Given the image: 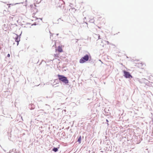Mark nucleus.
Segmentation results:
<instances>
[{"mask_svg":"<svg viewBox=\"0 0 153 153\" xmlns=\"http://www.w3.org/2000/svg\"><path fill=\"white\" fill-rule=\"evenodd\" d=\"M58 76L59 80L65 83V84L68 83V80L67 77L63 75H58Z\"/></svg>","mask_w":153,"mask_h":153,"instance_id":"f257e3e1","label":"nucleus"},{"mask_svg":"<svg viewBox=\"0 0 153 153\" xmlns=\"http://www.w3.org/2000/svg\"><path fill=\"white\" fill-rule=\"evenodd\" d=\"M89 58V56L88 55L86 54L84 57H82L79 61V62L80 63H83L86 62L87 61Z\"/></svg>","mask_w":153,"mask_h":153,"instance_id":"f03ea898","label":"nucleus"},{"mask_svg":"<svg viewBox=\"0 0 153 153\" xmlns=\"http://www.w3.org/2000/svg\"><path fill=\"white\" fill-rule=\"evenodd\" d=\"M65 2L62 0H59V2L57 4V7H64Z\"/></svg>","mask_w":153,"mask_h":153,"instance_id":"7ed1b4c3","label":"nucleus"},{"mask_svg":"<svg viewBox=\"0 0 153 153\" xmlns=\"http://www.w3.org/2000/svg\"><path fill=\"white\" fill-rule=\"evenodd\" d=\"M124 76L126 78H132V76L129 73L125 71H123Z\"/></svg>","mask_w":153,"mask_h":153,"instance_id":"20e7f679","label":"nucleus"},{"mask_svg":"<svg viewBox=\"0 0 153 153\" xmlns=\"http://www.w3.org/2000/svg\"><path fill=\"white\" fill-rule=\"evenodd\" d=\"M14 37H15V41L17 43V45H18L19 44V42L20 41V39L19 37V36L15 34L14 36Z\"/></svg>","mask_w":153,"mask_h":153,"instance_id":"39448f33","label":"nucleus"},{"mask_svg":"<svg viewBox=\"0 0 153 153\" xmlns=\"http://www.w3.org/2000/svg\"><path fill=\"white\" fill-rule=\"evenodd\" d=\"M56 51L59 53H61L63 52V49L62 46H59L58 47L57 49H56Z\"/></svg>","mask_w":153,"mask_h":153,"instance_id":"423d86ee","label":"nucleus"},{"mask_svg":"<svg viewBox=\"0 0 153 153\" xmlns=\"http://www.w3.org/2000/svg\"><path fill=\"white\" fill-rule=\"evenodd\" d=\"M30 6L31 8H32L33 7V8H32L31 9V10H33L34 12H37V10L36 9V6L35 5H34L33 6V5H30Z\"/></svg>","mask_w":153,"mask_h":153,"instance_id":"0eeeda50","label":"nucleus"},{"mask_svg":"<svg viewBox=\"0 0 153 153\" xmlns=\"http://www.w3.org/2000/svg\"><path fill=\"white\" fill-rule=\"evenodd\" d=\"M81 136H80L78 138L77 141L79 142V143H81Z\"/></svg>","mask_w":153,"mask_h":153,"instance_id":"6e6552de","label":"nucleus"},{"mask_svg":"<svg viewBox=\"0 0 153 153\" xmlns=\"http://www.w3.org/2000/svg\"><path fill=\"white\" fill-rule=\"evenodd\" d=\"M58 149L57 148H54L53 149V151H54V152H56L58 151Z\"/></svg>","mask_w":153,"mask_h":153,"instance_id":"1a4fd4ad","label":"nucleus"},{"mask_svg":"<svg viewBox=\"0 0 153 153\" xmlns=\"http://www.w3.org/2000/svg\"><path fill=\"white\" fill-rule=\"evenodd\" d=\"M13 4H10L9 5L8 7L10 8V7H11L12 6H13Z\"/></svg>","mask_w":153,"mask_h":153,"instance_id":"9d476101","label":"nucleus"},{"mask_svg":"<svg viewBox=\"0 0 153 153\" xmlns=\"http://www.w3.org/2000/svg\"><path fill=\"white\" fill-rule=\"evenodd\" d=\"M95 36H97L98 37V39H100V36L99 35V34H98V35L95 34Z\"/></svg>","mask_w":153,"mask_h":153,"instance_id":"9b49d317","label":"nucleus"},{"mask_svg":"<svg viewBox=\"0 0 153 153\" xmlns=\"http://www.w3.org/2000/svg\"><path fill=\"white\" fill-rule=\"evenodd\" d=\"M54 55H55V57H59L58 55H57V54H55Z\"/></svg>","mask_w":153,"mask_h":153,"instance_id":"f8f14e48","label":"nucleus"},{"mask_svg":"<svg viewBox=\"0 0 153 153\" xmlns=\"http://www.w3.org/2000/svg\"><path fill=\"white\" fill-rule=\"evenodd\" d=\"M106 42L107 43V44H108H108H110V43L109 42H108V41H106Z\"/></svg>","mask_w":153,"mask_h":153,"instance_id":"ddd939ff","label":"nucleus"},{"mask_svg":"<svg viewBox=\"0 0 153 153\" xmlns=\"http://www.w3.org/2000/svg\"><path fill=\"white\" fill-rule=\"evenodd\" d=\"M7 56L9 57L10 56V54H8L7 55Z\"/></svg>","mask_w":153,"mask_h":153,"instance_id":"4468645a","label":"nucleus"}]
</instances>
